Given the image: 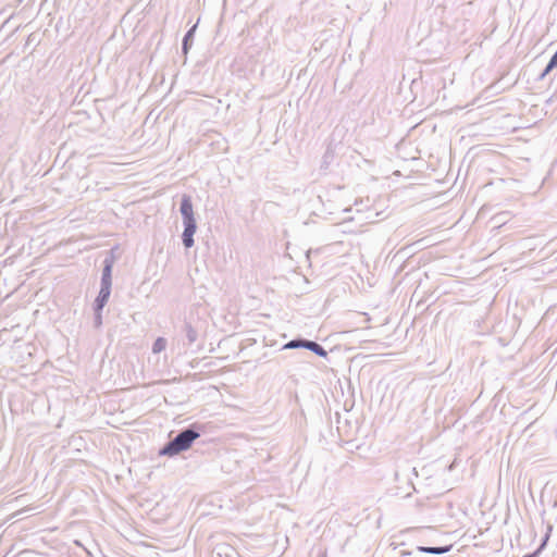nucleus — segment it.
<instances>
[{
    "label": "nucleus",
    "mask_w": 557,
    "mask_h": 557,
    "mask_svg": "<svg viewBox=\"0 0 557 557\" xmlns=\"http://www.w3.org/2000/svg\"><path fill=\"white\" fill-rule=\"evenodd\" d=\"M305 349L312 351L313 354H315L317 356H319L321 358L327 357L326 349L322 345H320L318 342L307 339Z\"/></svg>",
    "instance_id": "obj_8"
},
{
    "label": "nucleus",
    "mask_w": 557,
    "mask_h": 557,
    "mask_svg": "<svg viewBox=\"0 0 557 557\" xmlns=\"http://www.w3.org/2000/svg\"><path fill=\"white\" fill-rule=\"evenodd\" d=\"M30 554H34V552H32V550H23V552H21L17 555V557H23V556L30 555Z\"/></svg>",
    "instance_id": "obj_15"
},
{
    "label": "nucleus",
    "mask_w": 557,
    "mask_h": 557,
    "mask_svg": "<svg viewBox=\"0 0 557 557\" xmlns=\"http://www.w3.org/2000/svg\"><path fill=\"white\" fill-rule=\"evenodd\" d=\"M182 333L187 339L188 346H191L198 339V331L191 325L190 322H184L182 326Z\"/></svg>",
    "instance_id": "obj_7"
},
{
    "label": "nucleus",
    "mask_w": 557,
    "mask_h": 557,
    "mask_svg": "<svg viewBox=\"0 0 557 557\" xmlns=\"http://www.w3.org/2000/svg\"><path fill=\"white\" fill-rule=\"evenodd\" d=\"M539 556H540L539 553L533 550L532 553L525 554L522 557H539Z\"/></svg>",
    "instance_id": "obj_14"
},
{
    "label": "nucleus",
    "mask_w": 557,
    "mask_h": 557,
    "mask_svg": "<svg viewBox=\"0 0 557 557\" xmlns=\"http://www.w3.org/2000/svg\"><path fill=\"white\" fill-rule=\"evenodd\" d=\"M411 470H412V473L417 476L418 475L417 469L412 468Z\"/></svg>",
    "instance_id": "obj_18"
},
{
    "label": "nucleus",
    "mask_w": 557,
    "mask_h": 557,
    "mask_svg": "<svg viewBox=\"0 0 557 557\" xmlns=\"http://www.w3.org/2000/svg\"><path fill=\"white\" fill-rule=\"evenodd\" d=\"M493 220H495L496 223H500L502 222V220L499 219V215L494 216Z\"/></svg>",
    "instance_id": "obj_17"
},
{
    "label": "nucleus",
    "mask_w": 557,
    "mask_h": 557,
    "mask_svg": "<svg viewBox=\"0 0 557 557\" xmlns=\"http://www.w3.org/2000/svg\"><path fill=\"white\" fill-rule=\"evenodd\" d=\"M108 298L100 299V297H96V299L94 300V325L96 329H99L102 325V310L108 304Z\"/></svg>",
    "instance_id": "obj_4"
},
{
    "label": "nucleus",
    "mask_w": 557,
    "mask_h": 557,
    "mask_svg": "<svg viewBox=\"0 0 557 557\" xmlns=\"http://www.w3.org/2000/svg\"><path fill=\"white\" fill-rule=\"evenodd\" d=\"M552 532H553V524L548 523L547 527H546V532L543 535L540 545L535 549V552H537L539 555H541L542 552L546 548L547 543H548V541L550 539Z\"/></svg>",
    "instance_id": "obj_11"
},
{
    "label": "nucleus",
    "mask_w": 557,
    "mask_h": 557,
    "mask_svg": "<svg viewBox=\"0 0 557 557\" xmlns=\"http://www.w3.org/2000/svg\"><path fill=\"white\" fill-rule=\"evenodd\" d=\"M166 348V339L164 337H158L152 344V352L160 354Z\"/></svg>",
    "instance_id": "obj_12"
},
{
    "label": "nucleus",
    "mask_w": 557,
    "mask_h": 557,
    "mask_svg": "<svg viewBox=\"0 0 557 557\" xmlns=\"http://www.w3.org/2000/svg\"><path fill=\"white\" fill-rule=\"evenodd\" d=\"M417 552L423 554L443 555L449 553L453 549V544L441 545V546H422L416 547Z\"/></svg>",
    "instance_id": "obj_5"
},
{
    "label": "nucleus",
    "mask_w": 557,
    "mask_h": 557,
    "mask_svg": "<svg viewBox=\"0 0 557 557\" xmlns=\"http://www.w3.org/2000/svg\"><path fill=\"white\" fill-rule=\"evenodd\" d=\"M115 257L113 251L111 250L102 261V271L100 278V289L97 297L100 299L110 298L111 288H112V270L114 265Z\"/></svg>",
    "instance_id": "obj_3"
},
{
    "label": "nucleus",
    "mask_w": 557,
    "mask_h": 557,
    "mask_svg": "<svg viewBox=\"0 0 557 557\" xmlns=\"http://www.w3.org/2000/svg\"><path fill=\"white\" fill-rule=\"evenodd\" d=\"M400 556L405 557V556H410L412 554V552L410 550H400Z\"/></svg>",
    "instance_id": "obj_16"
},
{
    "label": "nucleus",
    "mask_w": 557,
    "mask_h": 557,
    "mask_svg": "<svg viewBox=\"0 0 557 557\" xmlns=\"http://www.w3.org/2000/svg\"><path fill=\"white\" fill-rule=\"evenodd\" d=\"M180 213L182 215L184 226L182 244L186 249H189L195 244L194 235L197 231V222L195 219L191 197L187 194H184L181 198Z\"/></svg>",
    "instance_id": "obj_2"
},
{
    "label": "nucleus",
    "mask_w": 557,
    "mask_h": 557,
    "mask_svg": "<svg viewBox=\"0 0 557 557\" xmlns=\"http://www.w3.org/2000/svg\"><path fill=\"white\" fill-rule=\"evenodd\" d=\"M556 67H557V50L550 57L548 63L543 69V71L539 74L536 81H543Z\"/></svg>",
    "instance_id": "obj_10"
},
{
    "label": "nucleus",
    "mask_w": 557,
    "mask_h": 557,
    "mask_svg": "<svg viewBox=\"0 0 557 557\" xmlns=\"http://www.w3.org/2000/svg\"><path fill=\"white\" fill-rule=\"evenodd\" d=\"M197 25L198 24H195L193 25L184 35L183 37V40H182V53L184 55H187V53L189 52L191 46H193V42H194V37H195V33H196V29H197Z\"/></svg>",
    "instance_id": "obj_6"
},
{
    "label": "nucleus",
    "mask_w": 557,
    "mask_h": 557,
    "mask_svg": "<svg viewBox=\"0 0 557 557\" xmlns=\"http://www.w3.org/2000/svg\"><path fill=\"white\" fill-rule=\"evenodd\" d=\"M74 544L82 548L86 553V557H94L92 553L86 548L79 540H75Z\"/></svg>",
    "instance_id": "obj_13"
},
{
    "label": "nucleus",
    "mask_w": 557,
    "mask_h": 557,
    "mask_svg": "<svg viewBox=\"0 0 557 557\" xmlns=\"http://www.w3.org/2000/svg\"><path fill=\"white\" fill-rule=\"evenodd\" d=\"M205 432V425L194 422L183 428L177 434L159 449V456L174 457L188 450L195 441Z\"/></svg>",
    "instance_id": "obj_1"
},
{
    "label": "nucleus",
    "mask_w": 557,
    "mask_h": 557,
    "mask_svg": "<svg viewBox=\"0 0 557 557\" xmlns=\"http://www.w3.org/2000/svg\"><path fill=\"white\" fill-rule=\"evenodd\" d=\"M306 344H307V338L305 337H301V336H297L290 341H288L287 343H285L283 346H282V349L283 350H286V349H305L306 348Z\"/></svg>",
    "instance_id": "obj_9"
}]
</instances>
